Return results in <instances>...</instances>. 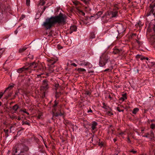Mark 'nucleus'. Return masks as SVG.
<instances>
[{"instance_id": "1", "label": "nucleus", "mask_w": 155, "mask_h": 155, "mask_svg": "<svg viewBox=\"0 0 155 155\" xmlns=\"http://www.w3.org/2000/svg\"><path fill=\"white\" fill-rule=\"evenodd\" d=\"M51 17L54 24L57 23L59 24L65 21L64 15L61 13L58 15L51 16Z\"/></svg>"}, {"instance_id": "2", "label": "nucleus", "mask_w": 155, "mask_h": 155, "mask_svg": "<svg viewBox=\"0 0 155 155\" xmlns=\"http://www.w3.org/2000/svg\"><path fill=\"white\" fill-rule=\"evenodd\" d=\"M109 59V57L106 53L102 54L100 58L99 65L100 67L104 66Z\"/></svg>"}, {"instance_id": "3", "label": "nucleus", "mask_w": 155, "mask_h": 155, "mask_svg": "<svg viewBox=\"0 0 155 155\" xmlns=\"http://www.w3.org/2000/svg\"><path fill=\"white\" fill-rule=\"evenodd\" d=\"M117 13L118 12L116 11L108 12L107 13V15H105L103 16V19H104V18H105L106 19V20L107 21L105 22H107L108 20L109 19V18L108 17H107V15L110 16V17L111 18L116 17L117 16Z\"/></svg>"}, {"instance_id": "4", "label": "nucleus", "mask_w": 155, "mask_h": 155, "mask_svg": "<svg viewBox=\"0 0 155 155\" xmlns=\"http://www.w3.org/2000/svg\"><path fill=\"white\" fill-rule=\"evenodd\" d=\"M54 24L51 17L46 19L44 22L43 26L47 29L50 28Z\"/></svg>"}, {"instance_id": "5", "label": "nucleus", "mask_w": 155, "mask_h": 155, "mask_svg": "<svg viewBox=\"0 0 155 155\" xmlns=\"http://www.w3.org/2000/svg\"><path fill=\"white\" fill-rule=\"evenodd\" d=\"M49 82L46 80H45L42 81V85L41 87L44 90H46L49 88Z\"/></svg>"}, {"instance_id": "6", "label": "nucleus", "mask_w": 155, "mask_h": 155, "mask_svg": "<svg viewBox=\"0 0 155 155\" xmlns=\"http://www.w3.org/2000/svg\"><path fill=\"white\" fill-rule=\"evenodd\" d=\"M37 68V71L38 72L41 71V72L40 73L41 74H42L44 73L45 70L44 65H43L42 64H40L38 65Z\"/></svg>"}, {"instance_id": "7", "label": "nucleus", "mask_w": 155, "mask_h": 155, "mask_svg": "<svg viewBox=\"0 0 155 155\" xmlns=\"http://www.w3.org/2000/svg\"><path fill=\"white\" fill-rule=\"evenodd\" d=\"M150 11L149 13H147L146 15L147 16H149L152 14H153L155 12V2L154 3L150 4Z\"/></svg>"}, {"instance_id": "8", "label": "nucleus", "mask_w": 155, "mask_h": 155, "mask_svg": "<svg viewBox=\"0 0 155 155\" xmlns=\"http://www.w3.org/2000/svg\"><path fill=\"white\" fill-rule=\"evenodd\" d=\"M38 65V64H36L35 62H33L30 64L29 67H27V68L28 69V70L30 69L33 70V69L37 68Z\"/></svg>"}, {"instance_id": "9", "label": "nucleus", "mask_w": 155, "mask_h": 155, "mask_svg": "<svg viewBox=\"0 0 155 155\" xmlns=\"http://www.w3.org/2000/svg\"><path fill=\"white\" fill-rule=\"evenodd\" d=\"M117 31L119 33H121L124 32L125 30L124 29L122 25H120L117 26Z\"/></svg>"}, {"instance_id": "10", "label": "nucleus", "mask_w": 155, "mask_h": 155, "mask_svg": "<svg viewBox=\"0 0 155 155\" xmlns=\"http://www.w3.org/2000/svg\"><path fill=\"white\" fill-rule=\"evenodd\" d=\"M113 50L112 53L115 54H119L122 51L121 49H118L117 48H114Z\"/></svg>"}, {"instance_id": "11", "label": "nucleus", "mask_w": 155, "mask_h": 155, "mask_svg": "<svg viewBox=\"0 0 155 155\" xmlns=\"http://www.w3.org/2000/svg\"><path fill=\"white\" fill-rule=\"evenodd\" d=\"M27 70H28V69L26 67L24 66L22 68L18 69L17 70V72L19 73H21L24 71Z\"/></svg>"}, {"instance_id": "12", "label": "nucleus", "mask_w": 155, "mask_h": 155, "mask_svg": "<svg viewBox=\"0 0 155 155\" xmlns=\"http://www.w3.org/2000/svg\"><path fill=\"white\" fill-rule=\"evenodd\" d=\"M58 60L57 58L53 59L52 58L51 59H49L48 60L49 64L51 65L54 64Z\"/></svg>"}, {"instance_id": "13", "label": "nucleus", "mask_w": 155, "mask_h": 155, "mask_svg": "<svg viewBox=\"0 0 155 155\" xmlns=\"http://www.w3.org/2000/svg\"><path fill=\"white\" fill-rule=\"evenodd\" d=\"M78 64L80 65H84L85 66H87L88 65L90 64V63L88 62H85L84 61H79L78 62Z\"/></svg>"}, {"instance_id": "14", "label": "nucleus", "mask_w": 155, "mask_h": 155, "mask_svg": "<svg viewBox=\"0 0 155 155\" xmlns=\"http://www.w3.org/2000/svg\"><path fill=\"white\" fill-rule=\"evenodd\" d=\"M77 30V28L75 25H72L71 26L70 28V30L69 31V33L71 34L73 31H76Z\"/></svg>"}, {"instance_id": "15", "label": "nucleus", "mask_w": 155, "mask_h": 155, "mask_svg": "<svg viewBox=\"0 0 155 155\" xmlns=\"http://www.w3.org/2000/svg\"><path fill=\"white\" fill-rule=\"evenodd\" d=\"M29 150L28 148L26 146L23 147V148L20 150V153H24L25 152L28 151Z\"/></svg>"}, {"instance_id": "16", "label": "nucleus", "mask_w": 155, "mask_h": 155, "mask_svg": "<svg viewBox=\"0 0 155 155\" xmlns=\"http://www.w3.org/2000/svg\"><path fill=\"white\" fill-rule=\"evenodd\" d=\"M54 105L53 106L52 109L53 113L54 112H56V111L57 110V106L58 103L57 102L56 100H55L54 101Z\"/></svg>"}, {"instance_id": "17", "label": "nucleus", "mask_w": 155, "mask_h": 155, "mask_svg": "<svg viewBox=\"0 0 155 155\" xmlns=\"http://www.w3.org/2000/svg\"><path fill=\"white\" fill-rule=\"evenodd\" d=\"M14 86V84H10L8 87H7L5 90V91L4 93H5V92L9 91L11 90Z\"/></svg>"}, {"instance_id": "18", "label": "nucleus", "mask_w": 155, "mask_h": 155, "mask_svg": "<svg viewBox=\"0 0 155 155\" xmlns=\"http://www.w3.org/2000/svg\"><path fill=\"white\" fill-rule=\"evenodd\" d=\"M77 13L79 14L80 15L84 16L85 15V13L83 12L82 10L79 9L78 7H77Z\"/></svg>"}, {"instance_id": "19", "label": "nucleus", "mask_w": 155, "mask_h": 155, "mask_svg": "<svg viewBox=\"0 0 155 155\" xmlns=\"http://www.w3.org/2000/svg\"><path fill=\"white\" fill-rule=\"evenodd\" d=\"M63 115V114L61 112V111H60V112H53V116H55L56 117H58V116H62Z\"/></svg>"}, {"instance_id": "20", "label": "nucleus", "mask_w": 155, "mask_h": 155, "mask_svg": "<svg viewBox=\"0 0 155 155\" xmlns=\"http://www.w3.org/2000/svg\"><path fill=\"white\" fill-rule=\"evenodd\" d=\"M73 3L74 5L76 8L77 9V7H78L79 8L80 7V6H79V5L81 4V3L79 2L77 0H74L73 1Z\"/></svg>"}, {"instance_id": "21", "label": "nucleus", "mask_w": 155, "mask_h": 155, "mask_svg": "<svg viewBox=\"0 0 155 155\" xmlns=\"http://www.w3.org/2000/svg\"><path fill=\"white\" fill-rule=\"evenodd\" d=\"M97 123L95 121L93 122L92 124L91 128L92 130H94L96 128V126L97 125Z\"/></svg>"}, {"instance_id": "22", "label": "nucleus", "mask_w": 155, "mask_h": 155, "mask_svg": "<svg viewBox=\"0 0 155 155\" xmlns=\"http://www.w3.org/2000/svg\"><path fill=\"white\" fill-rule=\"evenodd\" d=\"M27 48V47L25 46L23 47L20 48L19 50V53H22L25 51Z\"/></svg>"}, {"instance_id": "23", "label": "nucleus", "mask_w": 155, "mask_h": 155, "mask_svg": "<svg viewBox=\"0 0 155 155\" xmlns=\"http://www.w3.org/2000/svg\"><path fill=\"white\" fill-rule=\"evenodd\" d=\"M46 0H40L39 2V5H44L45 3Z\"/></svg>"}, {"instance_id": "24", "label": "nucleus", "mask_w": 155, "mask_h": 155, "mask_svg": "<svg viewBox=\"0 0 155 155\" xmlns=\"http://www.w3.org/2000/svg\"><path fill=\"white\" fill-rule=\"evenodd\" d=\"M19 108L18 105L17 104H15L12 107V109L15 111L17 110Z\"/></svg>"}, {"instance_id": "25", "label": "nucleus", "mask_w": 155, "mask_h": 155, "mask_svg": "<svg viewBox=\"0 0 155 155\" xmlns=\"http://www.w3.org/2000/svg\"><path fill=\"white\" fill-rule=\"evenodd\" d=\"M139 109L137 108H136L134 109L132 113L134 114H136L139 111Z\"/></svg>"}, {"instance_id": "26", "label": "nucleus", "mask_w": 155, "mask_h": 155, "mask_svg": "<svg viewBox=\"0 0 155 155\" xmlns=\"http://www.w3.org/2000/svg\"><path fill=\"white\" fill-rule=\"evenodd\" d=\"M22 125L26 124L28 126L30 125V123L28 122L27 121H22Z\"/></svg>"}, {"instance_id": "27", "label": "nucleus", "mask_w": 155, "mask_h": 155, "mask_svg": "<svg viewBox=\"0 0 155 155\" xmlns=\"http://www.w3.org/2000/svg\"><path fill=\"white\" fill-rule=\"evenodd\" d=\"M5 50L4 48H2L0 49V54L1 57L2 54H3V53L5 51Z\"/></svg>"}, {"instance_id": "28", "label": "nucleus", "mask_w": 155, "mask_h": 155, "mask_svg": "<svg viewBox=\"0 0 155 155\" xmlns=\"http://www.w3.org/2000/svg\"><path fill=\"white\" fill-rule=\"evenodd\" d=\"M90 37L91 38H95V35L94 33L91 32V33Z\"/></svg>"}, {"instance_id": "29", "label": "nucleus", "mask_w": 155, "mask_h": 155, "mask_svg": "<svg viewBox=\"0 0 155 155\" xmlns=\"http://www.w3.org/2000/svg\"><path fill=\"white\" fill-rule=\"evenodd\" d=\"M12 95V93L10 92L8 93V94L6 95L5 97V98L6 99L8 98L9 97H10Z\"/></svg>"}, {"instance_id": "30", "label": "nucleus", "mask_w": 155, "mask_h": 155, "mask_svg": "<svg viewBox=\"0 0 155 155\" xmlns=\"http://www.w3.org/2000/svg\"><path fill=\"white\" fill-rule=\"evenodd\" d=\"M61 93L56 92V93L55 97L56 98H58L59 97Z\"/></svg>"}, {"instance_id": "31", "label": "nucleus", "mask_w": 155, "mask_h": 155, "mask_svg": "<svg viewBox=\"0 0 155 155\" xmlns=\"http://www.w3.org/2000/svg\"><path fill=\"white\" fill-rule=\"evenodd\" d=\"M81 1L83 2L84 4H87L89 0H81Z\"/></svg>"}, {"instance_id": "32", "label": "nucleus", "mask_w": 155, "mask_h": 155, "mask_svg": "<svg viewBox=\"0 0 155 155\" xmlns=\"http://www.w3.org/2000/svg\"><path fill=\"white\" fill-rule=\"evenodd\" d=\"M30 0H26V4L27 6H29Z\"/></svg>"}, {"instance_id": "33", "label": "nucleus", "mask_w": 155, "mask_h": 155, "mask_svg": "<svg viewBox=\"0 0 155 155\" xmlns=\"http://www.w3.org/2000/svg\"><path fill=\"white\" fill-rule=\"evenodd\" d=\"M150 128L153 129L155 128V124H152L150 125Z\"/></svg>"}, {"instance_id": "34", "label": "nucleus", "mask_w": 155, "mask_h": 155, "mask_svg": "<svg viewBox=\"0 0 155 155\" xmlns=\"http://www.w3.org/2000/svg\"><path fill=\"white\" fill-rule=\"evenodd\" d=\"M78 71H85L86 70L84 68H79L78 69Z\"/></svg>"}, {"instance_id": "35", "label": "nucleus", "mask_w": 155, "mask_h": 155, "mask_svg": "<svg viewBox=\"0 0 155 155\" xmlns=\"http://www.w3.org/2000/svg\"><path fill=\"white\" fill-rule=\"evenodd\" d=\"M107 114L109 115L110 116L111 115H113V114L110 111H107L106 113Z\"/></svg>"}, {"instance_id": "36", "label": "nucleus", "mask_w": 155, "mask_h": 155, "mask_svg": "<svg viewBox=\"0 0 155 155\" xmlns=\"http://www.w3.org/2000/svg\"><path fill=\"white\" fill-rule=\"evenodd\" d=\"M63 47L60 45H57V48L58 49H61L63 48Z\"/></svg>"}, {"instance_id": "37", "label": "nucleus", "mask_w": 155, "mask_h": 155, "mask_svg": "<svg viewBox=\"0 0 155 155\" xmlns=\"http://www.w3.org/2000/svg\"><path fill=\"white\" fill-rule=\"evenodd\" d=\"M42 114H39L38 116V118L39 119H40L42 118Z\"/></svg>"}, {"instance_id": "38", "label": "nucleus", "mask_w": 155, "mask_h": 155, "mask_svg": "<svg viewBox=\"0 0 155 155\" xmlns=\"http://www.w3.org/2000/svg\"><path fill=\"white\" fill-rule=\"evenodd\" d=\"M112 68H111L110 69L109 68L107 69H105L104 71H109L110 72L111 71Z\"/></svg>"}, {"instance_id": "39", "label": "nucleus", "mask_w": 155, "mask_h": 155, "mask_svg": "<svg viewBox=\"0 0 155 155\" xmlns=\"http://www.w3.org/2000/svg\"><path fill=\"white\" fill-rule=\"evenodd\" d=\"M125 94H124V96H123V97H122L121 98V99L122 100V101H124L125 99H126L127 98L126 96L124 95Z\"/></svg>"}, {"instance_id": "40", "label": "nucleus", "mask_w": 155, "mask_h": 155, "mask_svg": "<svg viewBox=\"0 0 155 155\" xmlns=\"http://www.w3.org/2000/svg\"><path fill=\"white\" fill-rule=\"evenodd\" d=\"M85 94L87 95H90L91 94L90 92L88 91H86Z\"/></svg>"}, {"instance_id": "41", "label": "nucleus", "mask_w": 155, "mask_h": 155, "mask_svg": "<svg viewBox=\"0 0 155 155\" xmlns=\"http://www.w3.org/2000/svg\"><path fill=\"white\" fill-rule=\"evenodd\" d=\"M117 110L118 111L120 112L124 111V110H121L119 107H117Z\"/></svg>"}, {"instance_id": "42", "label": "nucleus", "mask_w": 155, "mask_h": 155, "mask_svg": "<svg viewBox=\"0 0 155 155\" xmlns=\"http://www.w3.org/2000/svg\"><path fill=\"white\" fill-rule=\"evenodd\" d=\"M103 107L104 109H107V106L106 104L104 103H103Z\"/></svg>"}, {"instance_id": "43", "label": "nucleus", "mask_w": 155, "mask_h": 155, "mask_svg": "<svg viewBox=\"0 0 155 155\" xmlns=\"http://www.w3.org/2000/svg\"><path fill=\"white\" fill-rule=\"evenodd\" d=\"M130 152H132V153H137L136 151L134 150H130Z\"/></svg>"}, {"instance_id": "44", "label": "nucleus", "mask_w": 155, "mask_h": 155, "mask_svg": "<svg viewBox=\"0 0 155 155\" xmlns=\"http://www.w3.org/2000/svg\"><path fill=\"white\" fill-rule=\"evenodd\" d=\"M5 93H2V92H0V99L2 98L4 94Z\"/></svg>"}, {"instance_id": "45", "label": "nucleus", "mask_w": 155, "mask_h": 155, "mask_svg": "<svg viewBox=\"0 0 155 155\" xmlns=\"http://www.w3.org/2000/svg\"><path fill=\"white\" fill-rule=\"evenodd\" d=\"M46 8V6H45L43 9V11H42L41 13H43L44 11L45 10Z\"/></svg>"}, {"instance_id": "46", "label": "nucleus", "mask_w": 155, "mask_h": 155, "mask_svg": "<svg viewBox=\"0 0 155 155\" xmlns=\"http://www.w3.org/2000/svg\"><path fill=\"white\" fill-rule=\"evenodd\" d=\"M4 131L6 134H7L8 131V130H4Z\"/></svg>"}, {"instance_id": "47", "label": "nucleus", "mask_w": 155, "mask_h": 155, "mask_svg": "<svg viewBox=\"0 0 155 155\" xmlns=\"http://www.w3.org/2000/svg\"><path fill=\"white\" fill-rule=\"evenodd\" d=\"M99 145L100 146L102 147L103 145V144L102 143H99Z\"/></svg>"}, {"instance_id": "48", "label": "nucleus", "mask_w": 155, "mask_h": 155, "mask_svg": "<svg viewBox=\"0 0 155 155\" xmlns=\"http://www.w3.org/2000/svg\"><path fill=\"white\" fill-rule=\"evenodd\" d=\"M71 65L74 66V67H76L77 66V64H75V63H73L71 64Z\"/></svg>"}, {"instance_id": "49", "label": "nucleus", "mask_w": 155, "mask_h": 155, "mask_svg": "<svg viewBox=\"0 0 155 155\" xmlns=\"http://www.w3.org/2000/svg\"><path fill=\"white\" fill-rule=\"evenodd\" d=\"M149 135V134H146L145 135H144L143 136V137H148V135Z\"/></svg>"}, {"instance_id": "50", "label": "nucleus", "mask_w": 155, "mask_h": 155, "mask_svg": "<svg viewBox=\"0 0 155 155\" xmlns=\"http://www.w3.org/2000/svg\"><path fill=\"white\" fill-rule=\"evenodd\" d=\"M92 112V110L90 108L89 109V110H88L87 111L88 113Z\"/></svg>"}, {"instance_id": "51", "label": "nucleus", "mask_w": 155, "mask_h": 155, "mask_svg": "<svg viewBox=\"0 0 155 155\" xmlns=\"http://www.w3.org/2000/svg\"><path fill=\"white\" fill-rule=\"evenodd\" d=\"M102 14V12H101V11H100V12H98V14H99V15H101Z\"/></svg>"}, {"instance_id": "52", "label": "nucleus", "mask_w": 155, "mask_h": 155, "mask_svg": "<svg viewBox=\"0 0 155 155\" xmlns=\"http://www.w3.org/2000/svg\"><path fill=\"white\" fill-rule=\"evenodd\" d=\"M20 150H19L18 149L16 150V151H15V153H16L17 152H18L20 153L19 151Z\"/></svg>"}, {"instance_id": "53", "label": "nucleus", "mask_w": 155, "mask_h": 155, "mask_svg": "<svg viewBox=\"0 0 155 155\" xmlns=\"http://www.w3.org/2000/svg\"><path fill=\"white\" fill-rule=\"evenodd\" d=\"M124 132H120V133H119V134L120 135H123V134H124Z\"/></svg>"}, {"instance_id": "54", "label": "nucleus", "mask_w": 155, "mask_h": 155, "mask_svg": "<svg viewBox=\"0 0 155 155\" xmlns=\"http://www.w3.org/2000/svg\"><path fill=\"white\" fill-rule=\"evenodd\" d=\"M127 140H128V142H129V143L131 142V140H130V139L129 137L128 138Z\"/></svg>"}, {"instance_id": "55", "label": "nucleus", "mask_w": 155, "mask_h": 155, "mask_svg": "<svg viewBox=\"0 0 155 155\" xmlns=\"http://www.w3.org/2000/svg\"><path fill=\"white\" fill-rule=\"evenodd\" d=\"M18 92H15V97H16V96L17 95H18Z\"/></svg>"}, {"instance_id": "56", "label": "nucleus", "mask_w": 155, "mask_h": 155, "mask_svg": "<svg viewBox=\"0 0 155 155\" xmlns=\"http://www.w3.org/2000/svg\"><path fill=\"white\" fill-rule=\"evenodd\" d=\"M119 153V152L118 153H115L114 154H113L112 155H118V154Z\"/></svg>"}, {"instance_id": "57", "label": "nucleus", "mask_w": 155, "mask_h": 155, "mask_svg": "<svg viewBox=\"0 0 155 155\" xmlns=\"http://www.w3.org/2000/svg\"><path fill=\"white\" fill-rule=\"evenodd\" d=\"M153 30L154 31L155 33V26H154V27L153 28Z\"/></svg>"}, {"instance_id": "58", "label": "nucleus", "mask_w": 155, "mask_h": 155, "mask_svg": "<svg viewBox=\"0 0 155 155\" xmlns=\"http://www.w3.org/2000/svg\"><path fill=\"white\" fill-rule=\"evenodd\" d=\"M18 33V31L17 30H15V34H17V33Z\"/></svg>"}, {"instance_id": "59", "label": "nucleus", "mask_w": 155, "mask_h": 155, "mask_svg": "<svg viewBox=\"0 0 155 155\" xmlns=\"http://www.w3.org/2000/svg\"><path fill=\"white\" fill-rule=\"evenodd\" d=\"M145 59V57H143V58H140V59H141V60H143V59Z\"/></svg>"}, {"instance_id": "60", "label": "nucleus", "mask_w": 155, "mask_h": 155, "mask_svg": "<svg viewBox=\"0 0 155 155\" xmlns=\"http://www.w3.org/2000/svg\"><path fill=\"white\" fill-rule=\"evenodd\" d=\"M153 15L154 16V17H155V18H154V20L155 21V12H154L153 13Z\"/></svg>"}, {"instance_id": "61", "label": "nucleus", "mask_w": 155, "mask_h": 155, "mask_svg": "<svg viewBox=\"0 0 155 155\" xmlns=\"http://www.w3.org/2000/svg\"><path fill=\"white\" fill-rule=\"evenodd\" d=\"M114 142H115L117 141V139L115 138H114L113 140Z\"/></svg>"}, {"instance_id": "62", "label": "nucleus", "mask_w": 155, "mask_h": 155, "mask_svg": "<svg viewBox=\"0 0 155 155\" xmlns=\"http://www.w3.org/2000/svg\"><path fill=\"white\" fill-rule=\"evenodd\" d=\"M136 41H137V42L139 44H140V43L139 41H138V40H136Z\"/></svg>"}, {"instance_id": "63", "label": "nucleus", "mask_w": 155, "mask_h": 155, "mask_svg": "<svg viewBox=\"0 0 155 155\" xmlns=\"http://www.w3.org/2000/svg\"><path fill=\"white\" fill-rule=\"evenodd\" d=\"M21 118H20V117H19L18 118V119H18V120H21Z\"/></svg>"}, {"instance_id": "64", "label": "nucleus", "mask_w": 155, "mask_h": 155, "mask_svg": "<svg viewBox=\"0 0 155 155\" xmlns=\"http://www.w3.org/2000/svg\"><path fill=\"white\" fill-rule=\"evenodd\" d=\"M23 111L24 112V113H25V112H26V110H25H25H23V111Z\"/></svg>"}]
</instances>
